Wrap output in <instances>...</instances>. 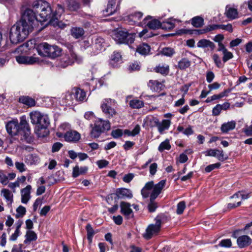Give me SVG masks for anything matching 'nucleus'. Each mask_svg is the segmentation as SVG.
Here are the masks:
<instances>
[{"instance_id":"13","label":"nucleus","mask_w":252,"mask_h":252,"mask_svg":"<svg viewBox=\"0 0 252 252\" xmlns=\"http://www.w3.org/2000/svg\"><path fill=\"white\" fill-rule=\"evenodd\" d=\"M50 122L49 118L46 116L42 115L39 119V123H37V125H38V128L36 132V134L39 137H44L45 136V134H42L41 131L44 130L46 131V128L49 125Z\"/></svg>"},{"instance_id":"8","label":"nucleus","mask_w":252,"mask_h":252,"mask_svg":"<svg viewBox=\"0 0 252 252\" xmlns=\"http://www.w3.org/2000/svg\"><path fill=\"white\" fill-rule=\"evenodd\" d=\"M82 61V58L77 55L73 51H69V54L62 57L58 63V66L65 68L76 62L79 63Z\"/></svg>"},{"instance_id":"37","label":"nucleus","mask_w":252,"mask_h":252,"mask_svg":"<svg viewBox=\"0 0 252 252\" xmlns=\"http://www.w3.org/2000/svg\"><path fill=\"white\" fill-rule=\"evenodd\" d=\"M191 24L195 28H200L204 24V19L200 16H195L191 19Z\"/></svg>"},{"instance_id":"24","label":"nucleus","mask_w":252,"mask_h":252,"mask_svg":"<svg viewBox=\"0 0 252 252\" xmlns=\"http://www.w3.org/2000/svg\"><path fill=\"white\" fill-rule=\"evenodd\" d=\"M155 185L153 181L147 182L141 189V194L144 198H147L150 194V191L154 189Z\"/></svg>"},{"instance_id":"2","label":"nucleus","mask_w":252,"mask_h":252,"mask_svg":"<svg viewBox=\"0 0 252 252\" xmlns=\"http://www.w3.org/2000/svg\"><path fill=\"white\" fill-rule=\"evenodd\" d=\"M32 32L29 27L19 21L11 28L9 39L11 43L16 44L24 40Z\"/></svg>"},{"instance_id":"16","label":"nucleus","mask_w":252,"mask_h":252,"mask_svg":"<svg viewBox=\"0 0 252 252\" xmlns=\"http://www.w3.org/2000/svg\"><path fill=\"white\" fill-rule=\"evenodd\" d=\"M63 137L67 142H76L79 140L81 136L79 132L75 130L67 131L64 135Z\"/></svg>"},{"instance_id":"33","label":"nucleus","mask_w":252,"mask_h":252,"mask_svg":"<svg viewBox=\"0 0 252 252\" xmlns=\"http://www.w3.org/2000/svg\"><path fill=\"white\" fill-rule=\"evenodd\" d=\"M84 34V31L82 28L73 27L71 29V35L76 39L81 37Z\"/></svg>"},{"instance_id":"12","label":"nucleus","mask_w":252,"mask_h":252,"mask_svg":"<svg viewBox=\"0 0 252 252\" xmlns=\"http://www.w3.org/2000/svg\"><path fill=\"white\" fill-rule=\"evenodd\" d=\"M64 11V6L62 4H58L57 5L55 11L54 13L52 12V19H51V20L53 21V25L54 26L58 25L62 28H63L65 26V24H63V26H61L60 25V22L58 20L59 18L61 17L62 14L63 13Z\"/></svg>"},{"instance_id":"43","label":"nucleus","mask_w":252,"mask_h":252,"mask_svg":"<svg viewBox=\"0 0 252 252\" xmlns=\"http://www.w3.org/2000/svg\"><path fill=\"white\" fill-rule=\"evenodd\" d=\"M87 232V239L90 244L92 243L93 237L94 234V232L90 224H88L86 226Z\"/></svg>"},{"instance_id":"6","label":"nucleus","mask_w":252,"mask_h":252,"mask_svg":"<svg viewBox=\"0 0 252 252\" xmlns=\"http://www.w3.org/2000/svg\"><path fill=\"white\" fill-rule=\"evenodd\" d=\"M110 127V123L109 121L98 119L95 121L94 126L91 132V137L97 138L105 131L109 130Z\"/></svg>"},{"instance_id":"59","label":"nucleus","mask_w":252,"mask_h":252,"mask_svg":"<svg viewBox=\"0 0 252 252\" xmlns=\"http://www.w3.org/2000/svg\"><path fill=\"white\" fill-rule=\"evenodd\" d=\"M160 85L161 83L156 80H150L149 83V86L155 91L157 90Z\"/></svg>"},{"instance_id":"7","label":"nucleus","mask_w":252,"mask_h":252,"mask_svg":"<svg viewBox=\"0 0 252 252\" xmlns=\"http://www.w3.org/2000/svg\"><path fill=\"white\" fill-rule=\"evenodd\" d=\"M116 103V101L111 98H105L102 100L101 108L107 118L111 119L117 115V112L115 108Z\"/></svg>"},{"instance_id":"15","label":"nucleus","mask_w":252,"mask_h":252,"mask_svg":"<svg viewBox=\"0 0 252 252\" xmlns=\"http://www.w3.org/2000/svg\"><path fill=\"white\" fill-rule=\"evenodd\" d=\"M7 132L11 135H16L20 130V126L18 121L9 122L6 125Z\"/></svg>"},{"instance_id":"11","label":"nucleus","mask_w":252,"mask_h":252,"mask_svg":"<svg viewBox=\"0 0 252 252\" xmlns=\"http://www.w3.org/2000/svg\"><path fill=\"white\" fill-rule=\"evenodd\" d=\"M139 26H147L149 29L156 30L160 28L161 23L158 20L152 19V17L148 16L139 23Z\"/></svg>"},{"instance_id":"25","label":"nucleus","mask_w":252,"mask_h":252,"mask_svg":"<svg viewBox=\"0 0 252 252\" xmlns=\"http://www.w3.org/2000/svg\"><path fill=\"white\" fill-rule=\"evenodd\" d=\"M225 15L230 19H235L238 17V11L237 9L227 5L225 7Z\"/></svg>"},{"instance_id":"21","label":"nucleus","mask_w":252,"mask_h":252,"mask_svg":"<svg viewBox=\"0 0 252 252\" xmlns=\"http://www.w3.org/2000/svg\"><path fill=\"white\" fill-rule=\"evenodd\" d=\"M116 195L119 198H131L133 197L132 191L127 189H119L116 191Z\"/></svg>"},{"instance_id":"35","label":"nucleus","mask_w":252,"mask_h":252,"mask_svg":"<svg viewBox=\"0 0 252 252\" xmlns=\"http://www.w3.org/2000/svg\"><path fill=\"white\" fill-rule=\"evenodd\" d=\"M1 194L6 199L8 204H11L13 202V195L8 189H3L1 190Z\"/></svg>"},{"instance_id":"28","label":"nucleus","mask_w":252,"mask_h":252,"mask_svg":"<svg viewBox=\"0 0 252 252\" xmlns=\"http://www.w3.org/2000/svg\"><path fill=\"white\" fill-rule=\"evenodd\" d=\"M154 70L157 73L162 75H167L169 72V66L165 64H159L155 67Z\"/></svg>"},{"instance_id":"55","label":"nucleus","mask_w":252,"mask_h":252,"mask_svg":"<svg viewBox=\"0 0 252 252\" xmlns=\"http://www.w3.org/2000/svg\"><path fill=\"white\" fill-rule=\"evenodd\" d=\"M213 59L217 66L219 68H221L223 65L221 63L220 59L217 54H214L213 56Z\"/></svg>"},{"instance_id":"44","label":"nucleus","mask_w":252,"mask_h":252,"mask_svg":"<svg viewBox=\"0 0 252 252\" xmlns=\"http://www.w3.org/2000/svg\"><path fill=\"white\" fill-rule=\"evenodd\" d=\"M28 160L29 161L28 163L29 162L30 164H32L38 162L39 158L35 155L29 154L26 157V162H27Z\"/></svg>"},{"instance_id":"45","label":"nucleus","mask_w":252,"mask_h":252,"mask_svg":"<svg viewBox=\"0 0 252 252\" xmlns=\"http://www.w3.org/2000/svg\"><path fill=\"white\" fill-rule=\"evenodd\" d=\"M111 63H119L122 60V56L121 54L117 51H114L111 56Z\"/></svg>"},{"instance_id":"26","label":"nucleus","mask_w":252,"mask_h":252,"mask_svg":"<svg viewBox=\"0 0 252 252\" xmlns=\"http://www.w3.org/2000/svg\"><path fill=\"white\" fill-rule=\"evenodd\" d=\"M236 126L235 121H232L227 123H223L220 127V130L222 133H227L228 131L234 129Z\"/></svg>"},{"instance_id":"32","label":"nucleus","mask_w":252,"mask_h":252,"mask_svg":"<svg viewBox=\"0 0 252 252\" xmlns=\"http://www.w3.org/2000/svg\"><path fill=\"white\" fill-rule=\"evenodd\" d=\"M61 49L57 46L50 45L49 47V52H48V57L52 58H56L61 54Z\"/></svg>"},{"instance_id":"48","label":"nucleus","mask_w":252,"mask_h":252,"mask_svg":"<svg viewBox=\"0 0 252 252\" xmlns=\"http://www.w3.org/2000/svg\"><path fill=\"white\" fill-rule=\"evenodd\" d=\"M161 53L167 57H172L174 54V50L170 47H165L162 49Z\"/></svg>"},{"instance_id":"31","label":"nucleus","mask_w":252,"mask_h":252,"mask_svg":"<svg viewBox=\"0 0 252 252\" xmlns=\"http://www.w3.org/2000/svg\"><path fill=\"white\" fill-rule=\"evenodd\" d=\"M171 122L168 120H163L161 123L159 122L157 126L158 130L160 134H162L165 130L168 129L170 126Z\"/></svg>"},{"instance_id":"4","label":"nucleus","mask_w":252,"mask_h":252,"mask_svg":"<svg viewBox=\"0 0 252 252\" xmlns=\"http://www.w3.org/2000/svg\"><path fill=\"white\" fill-rule=\"evenodd\" d=\"M165 184L166 180H162L155 185V187L150 195V202L148 206L149 212H154L157 208L158 205L155 200L161 193L162 189L165 187Z\"/></svg>"},{"instance_id":"47","label":"nucleus","mask_w":252,"mask_h":252,"mask_svg":"<svg viewBox=\"0 0 252 252\" xmlns=\"http://www.w3.org/2000/svg\"><path fill=\"white\" fill-rule=\"evenodd\" d=\"M148 122L149 124V125L151 127H155L158 126V123H159V120L157 118L153 116H149L147 118Z\"/></svg>"},{"instance_id":"62","label":"nucleus","mask_w":252,"mask_h":252,"mask_svg":"<svg viewBox=\"0 0 252 252\" xmlns=\"http://www.w3.org/2000/svg\"><path fill=\"white\" fill-rule=\"evenodd\" d=\"M111 135L114 138H119L123 135V130L121 129L113 130L111 132Z\"/></svg>"},{"instance_id":"10","label":"nucleus","mask_w":252,"mask_h":252,"mask_svg":"<svg viewBox=\"0 0 252 252\" xmlns=\"http://www.w3.org/2000/svg\"><path fill=\"white\" fill-rule=\"evenodd\" d=\"M240 230H237L233 232L232 237L237 239V244L239 248H244L250 246L252 242V239L248 235H242L238 237Z\"/></svg>"},{"instance_id":"64","label":"nucleus","mask_w":252,"mask_h":252,"mask_svg":"<svg viewBox=\"0 0 252 252\" xmlns=\"http://www.w3.org/2000/svg\"><path fill=\"white\" fill-rule=\"evenodd\" d=\"M22 247L23 245L21 244L14 245L12 248L11 252H23Z\"/></svg>"},{"instance_id":"50","label":"nucleus","mask_w":252,"mask_h":252,"mask_svg":"<svg viewBox=\"0 0 252 252\" xmlns=\"http://www.w3.org/2000/svg\"><path fill=\"white\" fill-rule=\"evenodd\" d=\"M15 167L20 172L22 173L26 171V167L23 162L16 161L15 163Z\"/></svg>"},{"instance_id":"9","label":"nucleus","mask_w":252,"mask_h":252,"mask_svg":"<svg viewBox=\"0 0 252 252\" xmlns=\"http://www.w3.org/2000/svg\"><path fill=\"white\" fill-rule=\"evenodd\" d=\"M155 224L149 225L146 229V232L143 234V237L148 240L153 236L157 235L160 230L161 220L160 217L157 216L155 218Z\"/></svg>"},{"instance_id":"38","label":"nucleus","mask_w":252,"mask_h":252,"mask_svg":"<svg viewBox=\"0 0 252 252\" xmlns=\"http://www.w3.org/2000/svg\"><path fill=\"white\" fill-rule=\"evenodd\" d=\"M88 170V167L75 166L73 170L72 176L75 178L78 177L79 175L85 173Z\"/></svg>"},{"instance_id":"57","label":"nucleus","mask_w":252,"mask_h":252,"mask_svg":"<svg viewBox=\"0 0 252 252\" xmlns=\"http://www.w3.org/2000/svg\"><path fill=\"white\" fill-rule=\"evenodd\" d=\"M28 56H18L16 57V61L21 64H27Z\"/></svg>"},{"instance_id":"30","label":"nucleus","mask_w":252,"mask_h":252,"mask_svg":"<svg viewBox=\"0 0 252 252\" xmlns=\"http://www.w3.org/2000/svg\"><path fill=\"white\" fill-rule=\"evenodd\" d=\"M175 19H168L161 23L160 28L166 30H170L174 28L175 25Z\"/></svg>"},{"instance_id":"56","label":"nucleus","mask_w":252,"mask_h":252,"mask_svg":"<svg viewBox=\"0 0 252 252\" xmlns=\"http://www.w3.org/2000/svg\"><path fill=\"white\" fill-rule=\"evenodd\" d=\"M220 166V163H216L215 164H210L205 167V171L206 172H210L215 168H219Z\"/></svg>"},{"instance_id":"40","label":"nucleus","mask_w":252,"mask_h":252,"mask_svg":"<svg viewBox=\"0 0 252 252\" xmlns=\"http://www.w3.org/2000/svg\"><path fill=\"white\" fill-rule=\"evenodd\" d=\"M42 114L37 111L32 112L30 113V119L31 122L33 124H37L39 123L40 118H41Z\"/></svg>"},{"instance_id":"22","label":"nucleus","mask_w":252,"mask_h":252,"mask_svg":"<svg viewBox=\"0 0 252 252\" xmlns=\"http://www.w3.org/2000/svg\"><path fill=\"white\" fill-rule=\"evenodd\" d=\"M50 45L47 43H42L37 45L36 49L39 55L43 56H48Z\"/></svg>"},{"instance_id":"49","label":"nucleus","mask_w":252,"mask_h":252,"mask_svg":"<svg viewBox=\"0 0 252 252\" xmlns=\"http://www.w3.org/2000/svg\"><path fill=\"white\" fill-rule=\"evenodd\" d=\"M26 212V208L23 206L20 205L16 209V217L17 218L23 217L25 215Z\"/></svg>"},{"instance_id":"39","label":"nucleus","mask_w":252,"mask_h":252,"mask_svg":"<svg viewBox=\"0 0 252 252\" xmlns=\"http://www.w3.org/2000/svg\"><path fill=\"white\" fill-rule=\"evenodd\" d=\"M190 65V61L187 58H183L178 63V68L184 70L188 68Z\"/></svg>"},{"instance_id":"36","label":"nucleus","mask_w":252,"mask_h":252,"mask_svg":"<svg viewBox=\"0 0 252 252\" xmlns=\"http://www.w3.org/2000/svg\"><path fill=\"white\" fill-rule=\"evenodd\" d=\"M26 239L24 240V243L27 244L32 241H35L37 239V236L35 233L31 230H28L26 232L25 235Z\"/></svg>"},{"instance_id":"23","label":"nucleus","mask_w":252,"mask_h":252,"mask_svg":"<svg viewBox=\"0 0 252 252\" xmlns=\"http://www.w3.org/2000/svg\"><path fill=\"white\" fill-rule=\"evenodd\" d=\"M73 96L77 101H83L86 100V93L79 88H75L73 90Z\"/></svg>"},{"instance_id":"42","label":"nucleus","mask_w":252,"mask_h":252,"mask_svg":"<svg viewBox=\"0 0 252 252\" xmlns=\"http://www.w3.org/2000/svg\"><path fill=\"white\" fill-rule=\"evenodd\" d=\"M129 104L130 107L133 109H139L144 106L143 102L138 99L130 100Z\"/></svg>"},{"instance_id":"17","label":"nucleus","mask_w":252,"mask_h":252,"mask_svg":"<svg viewBox=\"0 0 252 252\" xmlns=\"http://www.w3.org/2000/svg\"><path fill=\"white\" fill-rule=\"evenodd\" d=\"M116 0H108L107 8L103 11V14L108 16L115 13L118 10V6L116 5Z\"/></svg>"},{"instance_id":"14","label":"nucleus","mask_w":252,"mask_h":252,"mask_svg":"<svg viewBox=\"0 0 252 252\" xmlns=\"http://www.w3.org/2000/svg\"><path fill=\"white\" fill-rule=\"evenodd\" d=\"M121 213L125 216L126 219H129L133 217V213L131 209L130 204L125 201L120 203Z\"/></svg>"},{"instance_id":"51","label":"nucleus","mask_w":252,"mask_h":252,"mask_svg":"<svg viewBox=\"0 0 252 252\" xmlns=\"http://www.w3.org/2000/svg\"><path fill=\"white\" fill-rule=\"evenodd\" d=\"M186 208V203L185 201H182L180 202L177 204V214L178 215H181L183 214L185 209Z\"/></svg>"},{"instance_id":"20","label":"nucleus","mask_w":252,"mask_h":252,"mask_svg":"<svg viewBox=\"0 0 252 252\" xmlns=\"http://www.w3.org/2000/svg\"><path fill=\"white\" fill-rule=\"evenodd\" d=\"M32 187L31 185L27 186L25 188L21 190V202L24 204H27L31 198V190Z\"/></svg>"},{"instance_id":"54","label":"nucleus","mask_w":252,"mask_h":252,"mask_svg":"<svg viewBox=\"0 0 252 252\" xmlns=\"http://www.w3.org/2000/svg\"><path fill=\"white\" fill-rule=\"evenodd\" d=\"M230 91L229 90H225L223 92L220 93V94H214L212 96V98L213 99V100H215L216 99H219L225 96H226L227 94L229 93Z\"/></svg>"},{"instance_id":"63","label":"nucleus","mask_w":252,"mask_h":252,"mask_svg":"<svg viewBox=\"0 0 252 252\" xmlns=\"http://www.w3.org/2000/svg\"><path fill=\"white\" fill-rule=\"evenodd\" d=\"M221 110L220 104H217L213 108L212 115L215 116H219Z\"/></svg>"},{"instance_id":"41","label":"nucleus","mask_w":252,"mask_h":252,"mask_svg":"<svg viewBox=\"0 0 252 252\" xmlns=\"http://www.w3.org/2000/svg\"><path fill=\"white\" fill-rule=\"evenodd\" d=\"M171 147V146L170 144L169 140L166 139L160 144L158 147V150L160 152H162L164 150H169Z\"/></svg>"},{"instance_id":"18","label":"nucleus","mask_w":252,"mask_h":252,"mask_svg":"<svg viewBox=\"0 0 252 252\" xmlns=\"http://www.w3.org/2000/svg\"><path fill=\"white\" fill-rule=\"evenodd\" d=\"M206 156L216 157L220 161H223L226 159V158L224 157L223 151L218 149H210L208 150L206 152Z\"/></svg>"},{"instance_id":"5","label":"nucleus","mask_w":252,"mask_h":252,"mask_svg":"<svg viewBox=\"0 0 252 252\" xmlns=\"http://www.w3.org/2000/svg\"><path fill=\"white\" fill-rule=\"evenodd\" d=\"M36 12L33 9H27L25 10L22 19L19 21L22 23L24 25L27 26V28L29 27L32 31L39 21L38 16L35 15Z\"/></svg>"},{"instance_id":"29","label":"nucleus","mask_w":252,"mask_h":252,"mask_svg":"<svg viewBox=\"0 0 252 252\" xmlns=\"http://www.w3.org/2000/svg\"><path fill=\"white\" fill-rule=\"evenodd\" d=\"M197 47L199 48H207L209 47L211 49L213 50L215 47V44L213 42L211 41L206 39H203L200 40L197 42Z\"/></svg>"},{"instance_id":"53","label":"nucleus","mask_w":252,"mask_h":252,"mask_svg":"<svg viewBox=\"0 0 252 252\" xmlns=\"http://www.w3.org/2000/svg\"><path fill=\"white\" fill-rule=\"evenodd\" d=\"M104 39L102 38L98 37L95 39V46L96 49L101 50L104 47Z\"/></svg>"},{"instance_id":"1","label":"nucleus","mask_w":252,"mask_h":252,"mask_svg":"<svg viewBox=\"0 0 252 252\" xmlns=\"http://www.w3.org/2000/svg\"><path fill=\"white\" fill-rule=\"evenodd\" d=\"M32 8L38 14L39 21L43 22L49 20V23L53 25L52 9L50 4L43 0L34 1L32 3Z\"/></svg>"},{"instance_id":"58","label":"nucleus","mask_w":252,"mask_h":252,"mask_svg":"<svg viewBox=\"0 0 252 252\" xmlns=\"http://www.w3.org/2000/svg\"><path fill=\"white\" fill-rule=\"evenodd\" d=\"M80 8V4L76 1H72L70 2L69 4V8L71 10L75 11Z\"/></svg>"},{"instance_id":"60","label":"nucleus","mask_w":252,"mask_h":252,"mask_svg":"<svg viewBox=\"0 0 252 252\" xmlns=\"http://www.w3.org/2000/svg\"><path fill=\"white\" fill-rule=\"evenodd\" d=\"M223 57L222 60L224 63L226 62L229 60L232 59L233 57L232 53L227 51V50L223 53Z\"/></svg>"},{"instance_id":"27","label":"nucleus","mask_w":252,"mask_h":252,"mask_svg":"<svg viewBox=\"0 0 252 252\" xmlns=\"http://www.w3.org/2000/svg\"><path fill=\"white\" fill-rule=\"evenodd\" d=\"M19 101L29 107H32L35 105V101L33 98L28 96H21L19 98Z\"/></svg>"},{"instance_id":"3","label":"nucleus","mask_w":252,"mask_h":252,"mask_svg":"<svg viewBox=\"0 0 252 252\" xmlns=\"http://www.w3.org/2000/svg\"><path fill=\"white\" fill-rule=\"evenodd\" d=\"M135 33H129L122 29H118L112 32V38L118 43L131 44L134 42Z\"/></svg>"},{"instance_id":"52","label":"nucleus","mask_w":252,"mask_h":252,"mask_svg":"<svg viewBox=\"0 0 252 252\" xmlns=\"http://www.w3.org/2000/svg\"><path fill=\"white\" fill-rule=\"evenodd\" d=\"M0 183L4 185H7L8 183V177L2 170H0Z\"/></svg>"},{"instance_id":"46","label":"nucleus","mask_w":252,"mask_h":252,"mask_svg":"<svg viewBox=\"0 0 252 252\" xmlns=\"http://www.w3.org/2000/svg\"><path fill=\"white\" fill-rule=\"evenodd\" d=\"M240 197H241V199L240 200L241 201L242 200H245V199H248L249 197V193L246 194V193H244L243 191H240L236 192L233 196H232L231 198L232 199L238 198Z\"/></svg>"},{"instance_id":"19","label":"nucleus","mask_w":252,"mask_h":252,"mask_svg":"<svg viewBox=\"0 0 252 252\" xmlns=\"http://www.w3.org/2000/svg\"><path fill=\"white\" fill-rule=\"evenodd\" d=\"M143 16V13L141 12H135L129 15L126 18V20L130 25L139 24L140 22L138 21L141 19Z\"/></svg>"},{"instance_id":"34","label":"nucleus","mask_w":252,"mask_h":252,"mask_svg":"<svg viewBox=\"0 0 252 252\" xmlns=\"http://www.w3.org/2000/svg\"><path fill=\"white\" fill-rule=\"evenodd\" d=\"M136 51L142 55H147L150 51V47L147 44L143 43L137 47Z\"/></svg>"},{"instance_id":"61","label":"nucleus","mask_w":252,"mask_h":252,"mask_svg":"<svg viewBox=\"0 0 252 252\" xmlns=\"http://www.w3.org/2000/svg\"><path fill=\"white\" fill-rule=\"evenodd\" d=\"M220 245L224 247H231L232 246L231 241L230 239L222 240L220 243Z\"/></svg>"}]
</instances>
